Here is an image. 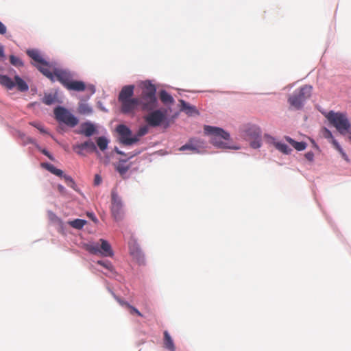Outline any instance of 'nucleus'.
<instances>
[{
	"instance_id": "nucleus-1",
	"label": "nucleus",
	"mask_w": 351,
	"mask_h": 351,
	"mask_svg": "<svg viewBox=\"0 0 351 351\" xmlns=\"http://www.w3.org/2000/svg\"><path fill=\"white\" fill-rule=\"evenodd\" d=\"M156 93V86L149 82H145L141 97L138 98V103L141 110L149 112L157 107L158 101Z\"/></svg>"
},
{
	"instance_id": "nucleus-2",
	"label": "nucleus",
	"mask_w": 351,
	"mask_h": 351,
	"mask_svg": "<svg viewBox=\"0 0 351 351\" xmlns=\"http://www.w3.org/2000/svg\"><path fill=\"white\" fill-rule=\"evenodd\" d=\"M204 132L207 135H210V143L218 148H228L226 142L223 141L229 140L230 134L223 129L217 127L205 125Z\"/></svg>"
},
{
	"instance_id": "nucleus-3",
	"label": "nucleus",
	"mask_w": 351,
	"mask_h": 351,
	"mask_svg": "<svg viewBox=\"0 0 351 351\" xmlns=\"http://www.w3.org/2000/svg\"><path fill=\"white\" fill-rule=\"evenodd\" d=\"M326 118L341 134L350 133L351 124L346 114L330 111Z\"/></svg>"
},
{
	"instance_id": "nucleus-4",
	"label": "nucleus",
	"mask_w": 351,
	"mask_h": 351,
	"mask_svg": "<svg viewBox=\"0 0 351 351\" xmlns=\"http://www.w3.org/2000/svg\"><path fill=\"white\" fill-rule=\"evenodd\" d=\"M53 112L55 118L58 122H62L71 128H73L78 124V119L64 107H56Z\"/></svg>"
},
{
	"instance_id": "nucleus-5",
	"label": "nucleus",
	"mask_w": 351,
	"mask_h": 351,
	"mask_svg": "<svg viewBox=\"0 0 351 351\" xmlns=\"http://www.w3.org/2000/svg\"><path fill=\"white\" fill-rule=\"evenodd\" d=\"M117 132L120 136V142L125 145H131L138 141V137H131L132 132L125 125H119L117 127Z\"/></svg>"
},
{
	"instance_id": "nucleus-6",
	"label": "nucleus",
	"mask_w": 351,
	"mask_h": 351,
	"mask_svg": "<svg viewBox=\"0 0 351 351\" xmlns=\"http://www.w3.org/2000/svg\"><path fill=\"white\" fill-rule=\"evenodd\" d=\"M145 121L151 127L160 125L166 119V111L155 110L144 117Z\"/></svg>"
},
{
	"instance_id": "nucleus-7",
	"label": "nucleus",
	"mask_w": 351,
	"mask_h": 351,
	"mask_svg": "<svg viewBox=\"0 0 351 351\" xmlns=\"http://www.w3.org/2000/svg\"><path fill=\"white\" fill-rule=\"evenodd\" d=\"M111 212L116 221H119L123 217V204L119 197L114 193H112Z\"/></svg>"
},
{
	"instance_id": "nucleus-8",
	"label": "nucleus",
	"mask_w": 351,
	"mask_h": 351,
	"mask_svg": "<svg viewBox=\"0 0 351 351\" xmlns=\"http://www.w3.org/2000/svg\"><path fill=\"white\" fill-rule=\"evenodd\" d=\"M65 88L69 90L84 91L87 90L90 95H93L95 92V88L93 85L86 86L82 81L72 80L69 81Z\"/></svg>"
},
{
	"instance_id": "nucleus-9",
	"label": "nucleus",
	"mask_w": 351,
	"mask_h": 351,
	"mask_svg": "<svg viewBox=\"0 0 351 351\" xmlns=\"http://www.w3.org/2000/svg\"><path fill=\"white\" fill-rule=\"evenodd\" d=\"M138 99L136 97L120 101L121 111L123 114L134 113L139 108Z\"/></svg>"
},
{
	"instance_id": "nucleus-10",
	"label": "nucleus",
	"mask_w": 351,
	"mask_h": 351,
	"mask_svg": "<svg viewBox=\"0 0 351 351\" xmlns=\"http://www.w3.org/2000/svg\"><path fill=\"white\" fill-rule=\"evenodd\" d=\"M53 73L54 75V80L59 81L64 87L72 79V75L68 71L59 68H53Z\"/></svg>"
},
{
	"instance_id": "nucleus-11",
	"label": "nucleus",
	"mask_w": 351,
	"mask_h": 351,
	"mask_svg": "<svg viewBox=\"0 0 351 351\" xmlns=\"http://www.w3.org/2000/svg\"><path fill=\"white\" fill-rule=\"evenodd\" d=\"M261 130L257 127H252L247 130V135L254 140L251 141L250 146L254 149L259 148L261 145Z\"/></svg>"
},
{
	"instance_id": "nucleus-12",
	"label": "nucleus",
	"mask_w": 351,
	"mask_h": 351,
	"mask_svg": "<svg viewBox=\"0 0 351 351\" xmlns=\"http://www.w3.org/2000/svg\"><path fill=\"white\" fill-rule=\"evenodd\" d=\"M129 249L130 254L138 262V263L140 265L143 264L145 262V257L138 245L135 241L130 242L129 243Z\"/></svg>"
},
{
	"instance_id": "nucleus-13",
	"label": "nucleus",
	"mask_w": 351,
	"mask_h": 351,
	"mask_svg": "<svg viewBox=\"0 0 351 351\" xmlns=\"http://www.w3.org/2000/svg\"><path fill=\"white\" fill-rule=\"evenodd\" d=\"M73 149L79 155H84V150H87L89 152H97L96 145L91 141H87L83 143L75 145Z\"/></svg>"
},
{
	"instance_id": "nucleus-14",
	"label": "nucleus",
	"mask_w": 351,
	"mask_h": 351,
	"mask_svg": "<svg viewBox=\"0 0 351 351\" xmlns=\"http://www.w3.org/2000/svg\"><path fill=\"white\" fill-rule=\"evenodd\" d=\"M34 66L51 81L54 82L53 69L56 68L52 64L45 60V64H34Z\"/></svg>"
},
{
	"instance_id": "nucleus-15",
	"label": "nucleus",
	"mask_w": 351,
	"mask_h": 351,
	"mask_svg": "<svg viewBox=\"0 0 351 351\" xmlns=\"http://www.w3.org/2000/svg\"><path fill=\"white\" fill-rule=\"evenodd\" d=\"M134 85H128L123 86L119 94V101L120 102L124 100L132 99V97L134 95Z\"/></svg>"
},
{
	"instance_id": "nucleus-16",
	"label": "nucleus",
	"mask_w": 351,
	"mask_h": 351,
	"mask_svg": "<svg viewBox=\"0 0 351 351\" xmlns=\"http://www.w3.org/2000/svg\"><path fill=\"white\" fill-rule=\"evenodd\" d=\"M312 88V86L310 85H304L296 90L295 92L298 95V97H299L300 99L304 102L308 98L311 97Z\"/></svg>"
},
{
	"instance_id": "nucleus-17",
	"label": "nucleus",
	"mask_w": 351,
	"mask_h": 351,
	"mask_svg": "<svg viewBox=\"0 0 351 351\" xmlns=\"http://www.w3.org/2000/svg\"><path fill=\"white\" fill-rule=\"evenodd\" d=\"M202 143L199 140L191 139L189 143L182 145L179 150L180 151H185V150H191L193 152H197L198 149L202 147Z\"/></svg>"
},
{
	"instance_id": "nucleus-18",
	"label": "nucleus",
	"mask_w": 351,
	"mask_h": 351,
	"mask_svg": "<svg viewBox=\"0 0 351 351\" xmlns=\"http://www.w3.org/2000/svg\"><path fill=\"white\" fill-rule=\"evenodd\" d=\"M99 242L100 254L103 256H112L113 255V252L110 243L103 239H99Z\"/></svg>"
},
{
	"instance_id": "nucleus-19",
	"label": "nucleus",
	"mask_w": 351,
	"mask_h": 351,
	"mask_svg": "<svg viewBox=\"0 0 351 351\" xmlns=\"http://www.w3.org/2000/svg\"><path fill=\"white\" fill-rule=\"evenodd\" d=\"M288 102L290 106L295 110L301 109L304 105V102L298 97L295 92L289 97Z\"/></svg>"
},
{
	"instance_id": "nucleus-20",
	"label": "nucleus",
	"mask_w": 351,
	"mask_h": 351,
	"mask_svg": "<svg viewBox=\"0 0 351 351\" xmlns=\"http://www.w3.org/2000/svg\"><path fill=\"white\" fill-rule=\"evenodd\" d=\"M27 54L36 62L35 64H45V60L37 49H28Z\"/></svg>"
},
{
	"instance_id": "nucleus-21",
	"label": "nucleus",
	"mask_w": 351,
	"mask_h": 351,
	"mask_svg": "<svg viewBox=\"0 0 351 351\" xmlns=\"http://www.w3.org/2000/svg\"><path fill=\"white\" fill-rule=\"evenodd\" d=\"M95 132L96 128L95 125L90 122H86L82 125V130L80 133L89 137L93 135Z\"/></svg>"
},
{
	"instance_id": "nucleus-22",
	"label": "nucleus",
	"mask_w": 351,
	"mask_h": 351,
	"mask_svg": "<svg viewBox=\"0 0 351 351\" xmlns=\"http://www.w3.org/2000/svg\"><path fill=\"white\" fill-rule=\"evenodd\" d=\"M0 84L9 90L12 89L15 86L14 82L5 75H0Z\"/></svg>"
},
{
	"instance_id": "nucleus-23",
	"label": "nucleus",
	"mask_w": 351,
	"mask_h": 351,
	"mask_svg": "<svg viewBox=\"0 0 351 351\" xmlns=\"http://www.w3.org/2000/svg\"><path fill=\"white\" fill-rule=\"evenodd\" d=\"M181 110L184 111L188 115H193L195 113H197V111L195 106H191L184 100H180Z\"/></svg>"
},
{
	"instance_id": "nucleus-24",
	"label": "nucleus",
	"mask_w": 351,
	"mask_h": 351,
	"mask_svg": "<svg viewBox=\"0 0 351 351\" xmlns=\"http://www.w3.org/2000/svg\"><path fill=\"white\" fill-rule=\"evenodd\" d=\"M84 249L92 254H100V244L89 243L84 245Z\"/></svg>"
},
{
	"instance_id": "nucleus-25",
	"label": "nucleus",
	"mask_w": 351,
	"mask_h": 351,
	"mask_svg": "<svg viewBox=\"0 0 351 351\" xmlns=\"http://www.w3.org/2000/svg\"><path fill=\"white\" fill-rule=\"evenodd\" d=\"M285 139L298 151H302L306 149V143L304 142H297L289 136H285Z\"/></svg>"
},
{
	"instance_id": "nucleus-26",
	"label": "nucleus",
	"mask_w": 351,
	"mask_h": 351,
	"mask_svg": "<svg viewBox=\"0 0 351 351\" xmlns=\"http://www.w3.org/2000/svg\"><path fill=\"white\" fill-rule=\"evenodd\" d=\"M15 80V86H17V89L21 92L27 91L29 88L27 83L21 78L19 75H16L14 77Z\"/></svg>"
},
{
	"instance_id": "nucleus-27",
	"label": "nucleus",
	"mask_w": 351,
	"mask_h": 351,
	"mask_svg": "<svg viewBox=\"0 0 351 351\" xmlns=\"http://www.w3.org/2000/svg\"><path fill=\"white\" fill-rule=\"evenodd\" d=\"M164 344L167 349L170 351H175L173 341L167 331L164 332Z\"/></svg>"
},
{
	"instance_id": "nucleus-28",
	"label": "nucleus",
	"mask_w": 351,
	"mask_h": 351,
	"mask_svg": "<svg viewBox=\"0 0 351 351\" xmlns=\"http://www.w3.org/2000/svg\"><path fill=\"white\" fill-rule=\"evenodd\" d=\"M42 165L49 172L57 176L62 177V176L64 175L63 171L61 169H57L54 165L51 164L43 163Z\"/></svg>"
},
{
	"instance_id": "nucleus-29",
	"label": "nucleus",
	"mask_w": 351,
	"mask_h": 351,
	"mask_svg": "<svg viewBox=\"0 0 351 351\" xmlns=\"http://www.w3.org/2000/svg\"><path fill=\"white\" fill-rule=\"evenodd\" d=\"M77 112L82 114H90L92 113L93 110L88 106V104L85 103H80L77 108Z\"/></svg>"
},
{
	"instance_id": "nucleus-30",
	"label": "nucleus",
	"mask_w": 351,
	"mask_h": 351,
	"mask_svg": "<svg viewBox=\"0 0 351 351\" xmlns=\"http://www.w3.org/2000/svg\"><path fill=\"white\" fill-rule=\"evenodd\" d=\"M160 99L164 104H171L173 102V98L165 90L160 91Z\"/></svg>"
},
{
	"instance_id": "nucleus-31",
	"label": "nucleus",
	"mask_w": 351,
	"mask_h": 351,
	"mask_svg": "<svg viewBox=\"0 0 351 351\" xmlns=\"http://www.w3.org/2000/svg\"><path fill=\"white\" fill-rule=\"evenodd\" d=\"M275 147L284 154H289L291 151V149L289 148L285 143L280 142H274V143Z\"/></svg>"
},
{
	"instance_id": "nucleus-32",
	"label": "nucleus",
	"mask_w": 351,
	"mask_h": 351,
	"mask_svg": "<svg viewBox=\"0 0 351 351\" xmlns=\"http://www.w3.org/2000/svg\"><path fill=\"white\" fill-rule=\"evenodd\" d=\"M108 139L104 136H99L97 138V144L100 150L104 151L108 148Z\"/></svg>"
},
{
	"instance_id": "nucleus-33",
	"label": "nucleus",
	"mask_w": 351,
	"mask_h": 351,
	"mask_svg": "<svg viewBox=\"0 0 351 351\" xmlns=\"http://www.w3.org/2000/svg\"><path fill=\"white\" fill-rule=\"evenodd\" d=\"M125 160H121L117 165L116 169L122 176L124 175L130 169L129 165H125Z\"/></svg>"
},
{
	"instance_id": "nucleus-34",
	"label": "nucleus",
	"mask_w": 351,
	"mask_h": 351,
	"mask_svg": "<svg viewBox=\"0 0 351 351\" xmlns=\"http://www.w3.org/2000/svg\"><path fill=\"white\" fill-rule=\"evenodd\" d=\"M86 223V221L80 219H76L69 222V224L74 228L81 229Z\"/></svg>"
},
{
	"instance_id": "nucleus-35",
	"label": "nucleus",
	"mask_w": 351,
	"mask_h": 351,
	"mask_svg": "<svg viewBox=\"0 0 351 351\" xmlns=\"http://www.w3.org/2000/svg\"><path fill=\"white\" fill-rule=\"evenodd\" d=\"M10 62L11 64H12L13 66H14L16 67H21L23 66V61L19 58H18L14 55H11L10 56Z\"/></svg>"
},
{
	"instance_id": "nucleus-36",
	"label": "nucleus",
	"mask_w": 351,
	"mask_h": 351,
	"mask_svg": "<svg viewBox=\"0 0 351 351\" xmlns=\"http://www.w3.org/2000/svg\"><path fill=\"white\" fill-rule=\"evenodd\" d=\"M56 96L52 94H45L43 98V102L46 105H51L56 101Z\"/></svg>"
},
{
	"instance_id": "nucleus-37",
	"label": "nucleus",
	"mask_w": 351,
	"mask_h": 351,
	"mask_svg": "<svg viewBox=\"0 0 351 351\" xmlns=\"http://www.w3.org/2000/svg\"><path fill=\"white\" fill-rule=\"evenodd\" d=\"M62 177H63L66 184L69 186H70L71 188H74L75 187V183L74 180H73V178L71 176H67V175H63Z\"/></svg>"
},
{
	"instance_id": "nucleus-38",
	"label": "nucleus",
	"mask_w": 351,
	"mask_h": 351,
	"mask_svg": "<svg viewBox=\"0 0 351 351\" xmlns=\"http://www.w3.org/2000/svg\"><path fill=\"white\" fill-rule=\"evenodd\" d=\"M148 132V127L146 125L142 126L139 128L137 132V134L134 137H138V138L144 135H145Z\"/></svg>"
},
{
	"instance_id": "nucleus-39",
	"label": "nucleus",
	"mask_w": 351,
	"mask_h": 351,
	"mask_svg": "<svg viewBox=\"0 0 351 351\" xmlns=\"http://www.w3.org/2000/svg\"><path fill=\"white\" fill-rule=\"evenodd\" d=\"M97 263L105 268H106L107 269L110 270V271H112V269H113V266L111 264V263L108 261H98L97 262Z\"/></svg>"
},
{
	"instance_id": "nucleus-40",
	"label": "nucleus",
	"mask_w": 351,
	"mask_h": 351,
	"mask_svg": "<svg viewBox=\"0 0 351 351\" xmlns=\"http://www.w3.org/2000/svg\"><path fill=\"white\" fill-rule=\"evenodd\" d=\"M127 304V308L130 310V314H132V315L136 314L140 317L143 316L142 313L136 308L132 306L130 304Z\"/></svg>"
},
{
	"instance_id": "nucleus-41",
	"label": "nucleus",
	"mask_w": 351,
	"mask_h": 351,
	"mask_svg": "<svg viewBox=\"0 0 351 351\" xmlns=\"http://www.w3.org/2000/svg\"><path fill=\"white\" fill-rule=\"evenodd\" d=\"M323 136L326 138L330 139L331 141L332 140V138H334L331 132L329 130H328L327 128H324V130H323Z\"/></svg>"
},
{
	"instance_id": "nucleus-42",
	"label": "nucleus",
	"mask_w": 351,
	"mask_h": 351,
	"mask_svg": "<svg viewBox=\"0 0 351 351\" xmlns=\"http://www.w3.org/2000/svg\"><path fill=\"white\" fill-rule=\"evenodd\" d=\"M31 125L36 128L38 130H40L42 133H46L47 132L45 130L44 128L40 123H31Z\"/></svg>"
},
{
	"instance_id": "nucleus-43",
	"label": "nucleus",
	"mask_w": 351,
	"mask_h": 351,
	"mask_svg": "<svg viewBox=\"0 0 351 351\" xmlns=\"http://www.w3.org/2000/svg\"><path fill=\"white\" fill-rule=\"evenodd\" d=\"M101 178L99 175L98 174H96L95 176V178H94V184L95 186H98L101 183Z\"/></svg>"
},
{
	"instance_id": "nucleus-44",
	"label": "nucleus",
	"mask_w": 351,
	"mask_h": 351,
	"mask_svg": "<svg viewBox=\"0 0 351 351\" xmlns=\"http://www.w3.org/2000/svg\"><path fill=\"white\" fill-rule=\"evenodd\" d=\"M305 158L308 160V161H313V158H314V154L313 152H308L307 153L305 154L304 155Z\"/></svg>"
},
{
	"instance_id": "nucleus-45",
	"label": "nucleus",
	"mask_w": 351,
	"mask_h": 351,
	"mask_svg": "<svg viewBox=\"0 0 351 351\" xmlns=\"http://www.w3.org/2000/svg\"><path fill=\"white\" fill-rule=\"evenodd\" d=\"M6 26L0 21V34L3 35L6 33Z\"/></svg>"
},
{
	"instance_id": "nucleus-46",
	"label": "nucleus",
	"mask_w": 351,
	"mask_h": 351,
	"mask_svg": "<svg viewBox=\"0 0 351 351\" xmlns=\"http://www.w3.org/2000/svg\"><path fill=\"white\" fill-rule=\"evenodd\" d=\"M42 153L45 155L46 156H47L50 160H53V156L49 153L48 151H47L46 149H43L42 151Z\"/></svg>"
},
{
	"instance_id": "nucleus-47",
	"label": "nucleus",
	"mask_w": 351,
	"mask_h": 351,
	"mask_svg": "<svg viewBox=\"0 0 351 351\" xmlns=\"http://www.w3.org/2000/svg\"><path fill=\"white\" fill-rule=\"evenodd\" d=\"M58 190L61 194H64L66 192L65 188L61 184L58 186Z\"/></svg>"
},
{
	"instance_id": "nucleus-48",
	"label": "nucleus",
	"mask_w": 351,
	"mask_h": 351,
	"mask_svg": "<svg viewBox=\"0 0 351 351\" xmlns=\"http://www.w3.org/2000/svg\"><path fill=\"white\" fill-rule=\"evenodd\" d=\"M4 56V48L2 45H0V58H3Z\"/></svg>"
},
{
	"instance_id": "nucleus-49",
	"label": "nucleus",
	"mask_w": 351,
	"mask_h": 351,
	"mask_svg": "<svg viewBox=\"0 0 351 351\" xmlns=\"http://www.w3.org/2000/svg\"><path fill=\"white\" fill-rule=\"evenodd\" d=\"M117 301L119 302V303L121 306H124L127 307V304H129L128 302H125V301H123V300H121V299H119V298H117Z\"/></svg>"
},
{
	"instance_id": "nucleus-50",
	"label": "nucleus",
	"mask_w": 351,
	"mask_h": 351,
	"mask_svg": "<svg viewBox=\"0 0 351 351\" xmlns=\"http://www.w3.org/2000/svg\"><path fill=\"white\" fill-rule=\"evenodd\" d=\"M341 154V155L342 156V157L343 158L344 160H348V156L347 154L343 152V150H342L341 152H339Z\"/></svg>"
},
{
	"instance_id": "nucleus-51",
	"label": "nucleus",
	"mask_w": 351,
	"mask_h": 351,
	"mask_svg": "<svg viewBox=\"0 0 351 351\" xmlns=\"http://www.w3.org/2000/svg\"><path fill=\"white\" fill-rule=\"evenodd\" d=\"M88 216L91 218V219L94 221H97V219H96V217H95L94 214L93 213H88Z\"/></svg>"
},
{
	"instance_id": "nucleus-52",
	"label": "nucleus",
	"mask_w": 351,
	"mask_h": 351,
	"mask_svg": "<svg viewBox=\"0 0 351 351\" xmlns=\"http://www.w3.org/2000/svg\"><path fill=\"white\" fill-rule=\"evenodd\" d=\"M331 143L333 145L334 147L339 145V143L335 138H332V140L331 141Z\"/></svg>"
},
{
	"instance_id": "nucleus-53",
	"label": "nucleus",
	"mask_w": 351,
	"mask_h": 351,
	"mask_svg": "<svg viewBox=\"0 0 351 351\" xmlns=\"http://www.w3.org/2000/svg\"><path fill=\"white\" fill-rule=\"evenodd\" d=\"M339 152H341L343 150V149L341 148V147L339 145H338L337 147H335Z\"/></svg>"
},
{
	"instance_id": "nucleus-54",
	"label": "nucleus",
	"mask_w": 351,
	"mask_h": 351,
	"mask_svg": "<svg viewBox=\"0 0 351 351\" xmlns=\"http://www.w3.org/2000/svg\"><path fill=\"white\" fill-rule=\"evenodd\" d=\"M116 152H117V153L118 154L125 156V154H124L123 152H121V151L117 150Z\"/></svg>"
}]
</instances>
